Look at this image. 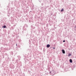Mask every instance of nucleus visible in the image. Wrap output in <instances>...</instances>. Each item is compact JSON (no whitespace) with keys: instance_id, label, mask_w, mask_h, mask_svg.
<instances>
[{"instance_id":"0eeeda50","label":"nucleus","mask_w":76,"mask_h":76,"mask_svg":"<svg viewBox=\"0 0 76 76\" xmlns=\"http://www.w3.org/2000/svg\"><path fill=\"white\" fill-rule=\"evenodd\" d=\"M71 55H70V54H69V56H70Z\"/></svg>"},{"instance_id":"f257e3e1","label":"nucleus","mask_w":76,"mask_h":76,"mask_svg":"<svg viewBox=\"0 0 76 76\" xmlns=\"http://www.w3.org/2000/svg\"><path fill=\"white\" fill-rule=\"evenodd\" d=\"M50 47V45L48 44L47 45V48H49Z\"/></svg>"},{"instance_id":"7ed1b4c3","label":"nucleus","mask_w":76,"mask_h":76,"mask_svg":"<svg viewBox=\"0 0 76 76\" xmlns=\"http://www.w3.org/2000/svg\"><path fill=\"white\" fill-rule=\"evenodd\" d=\"M69 61H70V63H72V60L70 59L69 60Z\"/></svg>"},{"instance_id":"6e6552de","label":"nucleus","mask_w":76,"mask_h":76,"mask_svg":"<svg viewBox=\"0 0 76 76\" xmlns=\"http://www.w3.org/2000/svg\"><path fill=\"white\" fill-rule=\"evenodd\" d=\"M54 48V49H55V48Z\"/></svg>"},{"instance_id":"423d86ee","label":"nucleus","mask_w":76,"mask_h":76,"mask_svg":"<svg viewBox=\"0 0 76 76\" xmlns=\"http://www.w3.org/2000/svg\"><path fill=\"white\" fill-rule=\"evenodd\" d=\"M63 42H65V40H64L63 41Z\"/></svg>"},{"instance_id":"20e7f679","label":"nucleus","mask_w":76,"mask_h":76,"mask_svg":"<svg viewBox=\"0 0 76 76\" xmlns=\"http://www.w3.org/2000/svg\"><path fill=\"white\" fill-rule=\"evenodd\" d=\"M64 10V9L63 8H62L61 10V12H63V11Z\"/></svg>"},{"instance_id":"f03ea898","label":"nucleus","mask_w":76,"mask_h":76,"mask_svg":"<svg viewBox=\"0 0 76 76\" xmlns=\"http://www.w3.org/2000/svg\"><path fill=\"white\" fill-rule=\"evenodd\" d=\"M62 53H63V54H65V51L64 50H62Z\"/></svg>"},{"instance_id":"9d476101","label":"nucleus","mask_w":76,"mask_h":76,"mask_svg":"<svg viewBox=\"0 0 76 76\" xmlns=\"http://www.w3.org/2000/svg\"><path fill=\"white\" fill-rule=\"evenodd\" d=\"M50 73H51V72H50Z\"/></svg>"},{"instance_id":"1a4fd4ad","label":"nucleus","mask_w":76,"mask_h":76,"mask_svg":"<svg viewBox=\"0 0 76 76\" xmlns=\"http://www.w3.org/2000/svg\"><path fill=\"white\" fill-rule=\"evenodd\" d=\"M16 45H17V44H16Z\"/></svg>"},{"instance_id":"39448f33","label":"nucleus","mask_w":76,"mask_h":76,"mask_svg":"<svg viewBox=\"0 0 76 76\" xmlns=\"http://www.w3.org/2000/svg\"><path fill=\"white\" fill-rule=\"evenodd\" d=\"M4 28H6V26H4Z\"/></svg>"}]
</instances>
